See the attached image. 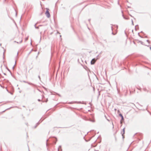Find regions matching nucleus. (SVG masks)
I'll return each instance as SVG.
<instances>
[{"instance_id": "nucleus-1", "label": "nucleus", "mask_w": 151, "mask_h": 151, "mask_svg": "<svg viewBox=\"0 0 151 151\" xmlns=\"http://www.w3.org/2000/svg\"><path fill=\"white\" fill-rule=\"evenodd\" d=\"M45 14L48 17H50V14L49 12V9H47V11L45 12Z\"/></svg>"}, {"instance_id": "nucleus-2", "label": "nucleus", "mask_w": 151, "mask_h": 151, "mask_svg": "<svg viewBox=\"0 0 151 151\" xmlns=\"http://www.w3.org/2000/svg\"><path fill=\"white\" fill-rule=\"evenodd\" d=\"M96 61V60L95 59H93L91 61V64H93L95 63Z\"/></svg>"}, {"instance_id": "nucleus-3", "label": "nucleus", "mask_w": 151, "mask_h": 151, "mask_svg": "<svg viewBox=\"0 0 151 151\" xmlns=\"http://www.w3.org/2000/svg\"><path fill=\"white\" fill-rule=\"evenodd\" d=\"M22 38H20L19 40V41L18 40L17 42L18 43H20L22 42Z\"/></svg>"}, {"instance_id": "nucleus-4", "label": "nucleus", "mask_w": 151, "mask_h": 151, "mask_svg": "<svg viewBox=\"0 0 151 151\" xmlns=\"http://www.w3.org/2000/svg\"><path fill=\"white\" fill-rule=\"evenodd\" d=\"M123 133H122V136H123V137L124 138V134L125 133V128H124L123 129Z\"/></svg>"}, {"instance_id": "nucleus-5", "label": "nucleus", "mask_w": 151, "mask_h": 151, "mask_svg": "<svg viewBox=\"0 0 151 151\" xmlns=\"http://www.w3.org/2000/svg\"><path fill=\"white\" fill-rule=\"evenodd\" d=\"M119 116L122 117V120L121 121V123H122V121L124 120V118L123 116L121 114H119Z\"/></svg>"}, {"instance_id": "nucleus-6", "label": "nucleus", "mask_w": 151, "mask_h": 151, "mask_svg": "<svg viewBox=\"0 0 151 151\" xmlns=\"http://www.w3.org/2000/svg\"><path fill=\"white\" fill-rule=\"evenodd\" d=\"M39 78L40 80L41 81V78H40V77H39Z\"/></svg>"}, {"instance_id": "nucleus-7", "label": "nucleus", "mask_w": 151, "mask_h": 151, "mask_svg": "<svg viewBox=\"0 0 151 151\" xmlns=\"http://www.w3.org/2000/svg\"><path fill=\"white\" fill-rule=\"evenodd\" d=\"M150 50H151V47L150 48Z\"/></svg>"}]
</instances>
